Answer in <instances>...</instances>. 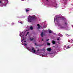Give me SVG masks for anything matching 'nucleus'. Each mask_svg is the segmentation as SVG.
<instances>
[{
    "mask_svg": "<svg viewBox=\"0 0 73 73\" xmlns=\"http://www.w3.org/2000/svg\"><path fill=\"white\" fill-rule=\"evenodd\" d=\"M32 50V51H33V52L34 53H36V50H34V48H33Z\"/></svg>",
    "mask_w": 73,
    "mask_h": 73,
    "instance_id": "0eeeda50",
    "label": "nucleus"
},
{
    "mask_svg": "<svg viewBox=\"0 0 73 73\" xmlns=\"http://www.w3.org/2000/svg\"><path fill=\"white\" fill-rule=\"evenodd\" d=\"M30 39L31 41H32L33 40H34V38H30Z\"/></svg>",
    "mask_w": 73,
    "mask_h": 73,
    "instance_id": "dca6fc26",
    "label": "nucleus"
},
{
    "mask_svg": "<svg viewBox=\"0 0 73 73\" xmlns=\"http://www.w3.org/2000/svg\"><path fill=\"white\" fill-rule=\"evenodd\" d=\"M12 25H14V23H12Z\"/></svg>",
    "mask_w": 73,
    "mask_h": 73,
    "instance_id": "a878e982",
    "label": "nucleus"
},
{
    "mask_svg": "<svg viewBox=\"0 0 73 73\" xmlns=\"http://www.w3.org/2000/svg\"><path fill=\"white\" fill-rule=\"evenodd\" d=\"M20 23H21V24H23V23H22V22H20Z\"/></svg>",
    "mask_w": 73,
    "mask_h": 73,
    "instance_id": "cd10ccee",
    "label": "nucleus"
},
{
    "mask_svg": "<svg viewBox=\"0 0 73 73\" xmlns=\"http://www.w3.org/2000/svg\"><path fill=\"white\" fill-rule=\"evenodd\" d=\"M44 49V50H45V49Z\"/></svg>",
    "mask_w": 73,
    "mask_h": 73,
    "instance_id": "f704fd0d",
    "label": "nucleus"
},
{
    "mask_svg": "<svg viewBox=\"0 0 73 73\" xmlns=\"http://www.w3.org/2000/svg\"><path fill=\"white\" fill-rule=\"evenodd\" d=\"M60 28H61V29H65V27H64V26H60Z\"/></svg>",
    "mask_w": 73,
    "mask_h": 73,
    "instance_id": "1a4fd4ad",
    "label": "nucleus"
},
{
    "mask_svg": "<svg viewBox=\"0 0 73 73\" xmlns=\"http://www.w3.org/2000/svg\"><path fill=\"white\" fill-rule=\"evenodd\" d=\"M49 39H47V40H46V41H49Z\"/></svg>",
    "mask_w": 73,
    "mask_h": 73,
    "instance_id": "b1692460",
    "label": "nucleus"
},
{
    "mask_svg": "<svg viewBox=\"0 0 73 73\" xmlns=\"http://www.w3.org/2000/svg\"><path fill=\"white\" fill-rule=\"evenodd\" d=\"M47 44L48 46H50V43L48 42L47 43Z\"/></svg>",
    "mask_w": 73,
    "mask_h": 73,
    "instance_id": "9b49d317",
    "label": "nucleus"
},
{
    "mask_svg": "<svg viewBox=\"0 0 73 73\" xmlns=\"http://www.w3.org/2000/svg\"><path fill=\"white\" fill-rule=\"evenodd\" d=\"M42 41H44V39H42Z\"/></svg>",
    "mask_w": 73,
    "mask_h": 73,
    "instance_id": "393cba45",
    "label": "nucleus"
},
{
    "mask_svg": "<svg viewBox=\"0 0 73 73\" xmlns=\"http://www.w3.org/2000/svg\"><path fill=\"white\" fill-rule=\"evenodd\" d=\"M24 42H26V41L25 40L24 41Z\"/></svg>",
    "mask_w": 73,
    "mask_h": 73,
    "instance_id": "7c9ffc66",
    "label": "nucleus"
},
{
    "mask_svg": "<svg viewBox=\"0 0 73 73\" xmlns=\"http://www.w3.org/2000/svg\"><path fill=\"white\" fill-rule=\"evenodd\" d=\"M54 21H55V19H54Z\"/></svg>",
    "mask_w": 73,
    "mask_h": 73,
    "instance_id": "c9c22d12",
    "label": "nucleus"
},
{
    "mask_svg": "<svg viewBox=\"0 0 73 73\" xmlns=\"http://www.w3.org/2000/svg\"><path fill=\"white\" fill-rule=\"evenodd\" d=\"M30 29H31V30H33V27H32V26H31L30 27Z\"/></svg>",
    "mask_w": 73,
    "mask_h": 73,
    "instance_id": "4468645a",
    "label": "nucleus"
},
{
    "mask_svg": "<svg viewBox=\"0 0 73 73\" xmlns=\"http://www.w3.org/2000/svg\"><path fill=\"white\" fill-rule=\"evenodd\" d=\"M44 5H45V3H44Z\"/></svg>",
    "mask_w": 73,
    "mask_h": 73,
    "instance_id": "473e14b6",
    "label": "nucleus"
},
{
    "mask_svg": "<svg viewBox=\"0 0 73 73\" xmlns=\"http://www.w3.org/2000/svg\"><path fill=\"white\" fill-rule=\"evenodd\" d=\"M47 50L49 52H50L52 50V49L50 48H48L47 49Z\"/></svg>",
    "mask_w": 73,
    "mask_h": 73,
    "instance_id": "39448f33",
    "label": "nucleus"
},
{
    "mask_svg": "<svg viewBox=\"0 0 73 73\" xmlns=\"http://www.w3.org/2000/svg\"><path fill=\"white\" fill-rule=\"evenodd\" d=\"M57 40H58V41H59V40H60V39H59V38H58L57 39Z\"/></svg>",
    "mask_w": 73,
    "mask_h": 73,
    "instance_id": "4be33fe9",
    "label": "nucleus"
},
{
    "mask_svg": "<svg viewBox=\"0 0 73 73\" xmlns=\"http://www.w3.org/2000/svg\"><path fill=\"white\" fill-rule=\"evenodd\" d=\"M29 33V32H27V33Z\"/></svg>",
    "mask_w": 73,
    "mask_h": 73,
    "instance_id": "72a5a7b5",
    "label": "nucleus"
},
{
    "mask_svg": "<svg viewBox=\"0 0 73 73\" xmlns=\"http://www.w3.org/2000/svg\"><path fill=\"white\" fill-rule=\"evenodd\" d=\"M27 35H26L25 36H26V37H27Z\"/></svg>",
    "mask_w": 73,
    "mask_h": 73,
    "instance_id": "2f4dec72",
    "label": "nucleus"
},
{
    "mask_svg": "<svg viewBox=\"0 0 73 73\" xmlns=\"http://www.w3.org/2000/svg\"><path fill=\"white\" fill-rule=\"evenodd\" d=\"M30 17H31L32 19H33V20H35L36 19V17H32L31 16H29Z\"/></svg>",
    "mask_w": 73,
    "mask_h": 73,
    "instance_id": "20e7f679",
    "label": "nucleus"
},
{
    "mask_svg": "<svg viewBox=\"0 0 73 73\" xmlns=\"http://www.w3.org/2000/svg\"><path fill=\"white\" fill-rule=\"evenodd\" d=\"M35 45H37V44L36 43H35Z\"/></svg>",
    "mask_w": 73,
    "mask_h": 73,
    "instance_id": "c85d7f7f",
    "label": "nucleus"
},
{
    "mask_svg": "<svg viewBox=\"0 0 73 73\" xmlns=\"http://www.w3.org/2000/svg\"><path fill=\"white\" fill-rule=\"evenodd\" d=\"M60 17H56V20L57 22L58 21V20H59V18H60Z\"/></svg>",
    "mask_w": 73,
    "mask_h": 73,
    "instance_id": "423d86ee",
    "label": "nucleus"
},
{
    "mask_svg": "<svg viewBox=\"0 0 73 73\" xmlns=\"http://www.w3.org/2000/svg\"><path fill=\"white\" fill-rule=\"evenodd\" d=\"M46 1H48V2H49V1H50L49 0H46Z\"/></svg>",
    "mask_w": 73,
    "mask_h": 73,
    "instance_id": "5701e85b",
    "label": "nucleus"
},
{
    "mask_svg": "<svg viewBox=\"0 0 73 73\" xmlns=\"http://www.w3.org/2000/svg\"><path fill=\"white\" fill-rule=\"evenodd\" d=\"M64 24H65V25H67V24H67V23L66 22H65Z\"/></svg>",
    "mask_w": 73,
    "mask_h": 73,
    "instance_id": "f3484780",
    "label": "nucleus"
},
{
    "mask_svg": "<svg viewBox=\"0 0 73 73\" xmlns=\"http://www.w3.org/2000/svg\"><path fill=\"white\" fill-rule=\"evenodd\" d=\"M58 43H59V42H58Z\"/></svg>",
    "mask_w": 73,
    "mask_h": 73,
    "instance_id": "e433bc0d",
    "label": "nucleus"
},
{
    "mask_svg": "<svg viewBox=\"0 0 73 73\" xmlns=\"http://www.w3.org/2000/svg\"><path fill=\"white\" fill-rule=\"evenodd\" d=\"M1 1H3V0L4 1H5L6 0V1H7L8 2V0H1Z\"/></svg>",
    "mask_w": 73,
    "mask_h": 73,
    "instance_id": "aec40b11",
    "label": "nucleus"
},
{
    "mask_svg": "<svg viewBox=\"0 0 73 73\" xmlns=\"http://www.w3.org/2000/svg\"><path fill=\"white\" fill-rule=\"evenodd\" d=\"M66 47L67 49H68V48H70V47H69V46H66Z\"/></svg>",
    "mask_w": 73,
    "mask_h": 73,
    "instance_id": "2eb2a0df",
    "label": "nucleus"
},
{
    "mask_svg": "<svg viewBox=\"0 0 73 73\" xmlns=\"http://www.w3.org/2000/svg\"><path fill=\"white\" fill-rule=\"evenodd\" d=\"M27 45V44H26V43H25L24 44V45H25V46H26V45Z\"/></svg>",
    "mask_w": 73,
    "mask_h": 73,
    "instance_id": "412c9836",
    "label": "nucleus"
},
{
    "mask_svg": "<svg viewBox=\"0 0 73 73\" xmlns=\"http://www.w3.org/2000/svg\"><path fill=\"white\" fill-rule=\"evenodd\" d=\"M37 52H38V51H39V50H37Z\"/></svg>",
    "mask_w": 73,
    "mask_h": 73,
    "instance_id": "bb28decb",
    "label": "nucleus"
},
{
    "mask_svg": "<svg viewBox=\"0 0 73 73\" xmlns=\"http://www.w3.org/2000/svg\"><path fill=\"white\" fill-rule=\"evenodd\" d=\"M58 43H59V42H58Z\"/></svg>",
    "mask_w": 73,
    "mask_h": 73,
    "instance_id": "4c0bfd02",
    "label": "nucleus"
},
{
    "mask_svg": "<svg viewBox=\"0 0 73 73\" xmlns=\"http://www.w3.org/2000/svg\"><path fill=\"white\" fill-rule=\"evenodd\" d=\"M52 43L53 44H56V42L54 40H53L52 41Z\"/></svg>",
    "mask_w": 73,
    "mask_h": 73,
    "instance_id": "f8f14e48",
    "label": "nucleus"
},
{
    "mask_svg": "<svg viewBox=\"0 0 73 73\" xmlns=\"http://www.w3.org/2000/svg\"><path fill=\"white\" fill-rule=\"evenodd\" d=\"M22 34H23V33L22 32L21 34V33H20V36H21H21H23V37H24V35H22Z\"/></svg>",
    "mask_w": 73,
    "mask_h": 73,
    "instance_id": "ddd939ff",
    "label": "nucleus"
},
{
    "mask_svg": "<svg viewBox=\"0 0 73 73\" xmlns=\"http://www.w3.org/2000/svg\"><path fill=\"white\" fill-rule=\"evenodd\" d=\"M44 35H45V33L43 32H42L40 34V36H41V37H43V36H44Z\"/></svg>",
    "mask_w": 73,
    "mask_h": 73,
    "instance_id": "7ed1b4c3",
    "label": "nucleus"
},
{
    "mask_svg": "<svg viewBox=\"0 0 73 73\" xmlns=\"http://www.w3.org/2000/svg\"><path fill=\"white\" fill-rule=\"evenodd\" d=\"M28 19V21H29V22H32V19L29 16Z\"/></svg>",
    "mask_w": 73,
    "mask_h": 73,
    "instance_id": "f03ea898",
    "label": "nucleus"
},
{
    "mask_svg": "<svg viewBox=\"0 0 73 73\" xmlns=\"http://www.w3.org/2000/svg\"><path fill=\"white\" fill-rule=\"evenodd\" d=\"M0 6L1 7H3V6H5L6 5H7V4H4V3H3V1H0Z\"/></svg>",
    "mask_w": 73,
    "mask_h": 73,
    "instance_id": "f257e3e1",
    "label": "nucleus"
},
{
    "mask_svg": "<svg viewBox=\"0 0 73 73\" xmlns=\"http://www.w3.org/2000/svg\"><path fill=\"white\" fill-rule=\"evenodd\" d=\"M70 41H72L70 42V43H72V42H73V40L72 39L70 40Z\"/></svg>",
    "mask_w": 73,
    "mask_h": 73,
    "instance_id": "6ab92c4d",
    "label": "nucleus"
},
{
    "mask_svg": "<svg viewBox=\"0 0 73 73\" xmlns=\"http://www.w3.org/2000/svg\"><path fill=\"white\" fill-rule=\"evenodd\" d=\"M37 26L38 27L37 28L38 29H40V27H41V26L40 25V24H38L37 25Z\"/></svg>",
    "mask_w": 73,
    "mask_h": 73,
    "instance_id": "6e6552de",
    "label": "nucleus"
},
{
    "mask_svg": "<svg viewBox=\"0 0 73 73\" xmlns=\"http://www.w3.org/2000/svg\"><path fill=\"white\" fill-rule=\"evenodd\" d=\"M68 35L69 36H70V35H68V34H66V35Z\"/></svg>",
    "mask_w": 73,
    "mask_h": 73,
    "instance_id": "c756f323",
    "label": "nucleus"
},
{
    "mask_svg": "<svg viewBox=\"0 0 73 73\" xmlns=\"http://www.w3.org/2000/svg\"><path fill=\"white\" fill-rule=\"evenodd\" d=\"M26 11V12H28L29 11V10L28 9H25Z\"/></svg>",
    "mask_w": 73,
    "mask_h": 73,
    "instance_id": "9d476101",
    "label": "nucleus"
},
{
    "mask_svg": "<svg viewBox=\"0 0 73 73\" xmlns=\"http://www.w3.org/2000/svg\"><path fill=\"white\" fill-rule=\"evenodd\" d=\"M48 32L50 33H52V31L51 30L48 31Z\"/></svg>",
    "mask_w": 73,
    "mask_h": 73,
    "instance_id": "a211bd4d",
    "label": "nucleus"
}]
</instances>
